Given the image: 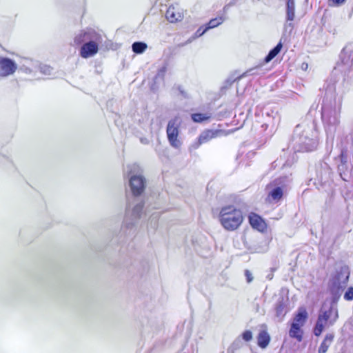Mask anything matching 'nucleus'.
Masks as SVG:
<instances>
[{"label": "nucleus", "instance_id": "f257e3e1", "mask_svg": "<svg viewBox=\"0 0 353 353\" xmlns=\"http://www.w3.org/2000/svg\"><path fill=\"white\" fill-rule=\"evenodd\" d=\"M341 104L336 101L323 102L321 108V119L326 133L327 143H333L336 129L340 124Z\"/></svg>", "mask_w": 353, "mask_h": 353}, {"label": "nucleus", "instance_id": "f03ea898", "mask_svg": "<svg viewBox=\"0 0 353 353\" xmlns=\"http://www.w3.org/2000/svg\"><path fill=\"white\" fill-rule=\"evenodd\" d=\"M292 141L295 150L298 152H310L317 146V132L313 127H307L301 130V127L296 125Z\"/></svg>", "mask_w": 353, "mask_h": 353}, {"label": "nucleus", "instance_id": "7ed1b4c3", "mask_svg": "<svg viewBox=\"0 0 353 353\" xmlns=\"http://www.w3.org/2000/svg\"><path fill=\"white\" fill-rule=\"evenodd\" d=\"M219 221L224 229L228 231L236 230L242 223V212L232 205L221 208L219 212Z\"/></svg>", "mask_w": 353, "mask_h": 353}, {"label": "nucleus", "instance_id": "20e7f679", "mask_svg": "<svg viewBox=\"0 0 353 353\" xmlns=\"http://www.w3.org/2000/svg\"><path fill=\"white\" fill-rule=\"evenodd\" d=\"M350 272L347 265H341L336 268L335 273L332 276L329 288L334 300H337L342 292L346 288Z\"/></svg>", "mask_w": 353, "mask_h": 353}, {"label": "nucleus", "instance_id": "39448f33", "mask_svg": "<svg viewBox=\"0 0 353 353\" xmlns=\"http://www.w3.org/2000/svg\"><path fill=\"white\" fill-rule=\"evenodd\" d=\"M127 175L129 177V185L134 196H140L146 186L145 178L140 172V168L136 164L127 166Z\"/></svg>", "mask_w": 353, "mask_h": 353}, {"label": "nucleus", "instance_id": "423d86ee", "mask_svg": "<svg viewBox=\"0 0 353 353\" xmlns=\"http://www.w3.org/2000/svg\"><path fill=\"white\" fill-rule=\"evenodd\" d=\"M290 182L288 176H282L274 180L269 186L272 190L268 193V199L270 201L278 202L283 195V192Z\"/></svg>", "mask_w": 353, "mask_h": 353}, {"label": "nucleus", "instance_id": "0eeeda50", "mask_svg": "<svg viewBox=\"0 0 353 353\" xmlns=\"http://www.w3.org/2000/svg\"><path fill=\"white\" fill-rule=\"evenodd\" d=\"M181 123V118L179 116H176L168 121L166 128L168 142L172 148L176 149L179 148L181 145V141L179 139V129Z\"/></svg>", "mask_w": 353, "mask_h": 353}, {"label": "nucleus", "instance_id": "6e6552de", "mask_svg": "<svg viewBox=\"0 0 353 353\" xmlns=\"http://www.w3.org/2000/svg\"><path fill=\"white\" fill-rule=\"evenodd\" d=\"M143 208V203L142 201L136 203L132 208H130V205H128L126 211L124 223L128 228L134 225V223L141 217Z\"/></svg>", "mask_w": 353, "mask_h": 353}, {"label": "nucleus", "instance_id": "1a4fd4ad", "mask_svg": "<svg viewBox=\"0 0 353 353\" xmlns=\"http://www.w3.org/2000/svg\"><path fill=\"white\" fill-rule=\"evenodd\" d=\"M101 37L96 38V40H92L88 43L82 45L80 49V55L84 59H87L95 55L99 50V45L101 43Z\"/></svg>", "mask_w": 353, "mask_h": 353}, {"label": "nucleus", "instance_id": "9d476101", "mask_svg": "<svg viewBox=\"0 0 353 353\" xmlns=\"http://www.w3.org/2000/svg\"><path fill=\"white\" fill-rule=\"evenodd\" d=\"M17 69V64L12 59L0 57V77L5 78L12 75Z\"/></svg>", "mask_w": 353, "mask_h": 353}, {"label": "nucleus", "instance_id": "9b49d317", "mask_svg": "<svg viewBox=\"0 0 353 353\" xmlns=\"http://www.w3.org/2000/svg\"><path fill=\"white\" fill-rule=\"evenodd\" d=\"M101 35L92 29L80 31L74 37V42L77 45L84 44L92 40H96Z\"/></svg>", "mask_w": 353, "mask_h": 353}, {"label": "nucleus", "instance_id": "f8f14e48", "mask_svg": "<svg viewBox=\"0 0 353 353\" xmlns=\"http://www.w3.org/2000/svg\"><path fill=\"white\" fill-rule=\"evenodd\" d=\"M338 318V311L332 307H330L327 310H322L318 316V320H321L323 323H327L329 321L330 325H332Z\"/></svg>", "mask_w": 353, "mask_h": 353}, {"label": "nucleus", "instance_id": "ddd939ff", "mask_svg": "<svg viewBox=\"0 0 353 353\" xmlns=\"http://www.w3.org/2000/svg\"><path fill=\"white\" fill-rule=\"evenodd\" d=\"M165 17L170 23H175L183 19V12L179 8L170 6L166 11Z\"/></svg>", "mask_w": 353, "mask_h": 353}, {"label": "nucleus", "instance_id": "4468645a", "mask_svg": "<svg viewBox=\"0 0 353 353\" xmlns=\"http://www.w3.org/2000/svg\"><path fill=\"white\" fill-rule=\"evenodd\" d=\"M38 66V62L37 61H34L33 59L24 58L22 59L20 70L26 73L31 74L37 69Z\"/></svg>", "mask_w": 353, "mask_h": 353}, {"label": "nucleus", "instance_id": "2eb2a0df", "mask_svg": "<svg viewBox=\"0 0 353 353\" xmlns=\"http://www.w3.org/2000/svg\"><path fill=\"white\" fill-rule=\"evenodd\" d=\"M295 18V2L294 0H286V19L290 21L285 25V27H293L291 23Z\"/></svg>", "mask_w": 353, "mask_h": 353}, {"label": "nucleus", "instance_id": "dca6fc26", "mask_svg": "<svg viewBox=\"0 0 353 353\" xmlns=\"http://www.w3.org/2000/svg\"><path fill=\"white\" fill-rule=\"evenodd\" d=\"M249 222L254 229H256L260 232H263L266 228V225L264 221L261 219V216L256 214H252L249 216Z\"/></svg>", "mask_w": 353, "mask_h": 353}, {"label": "nucleus", "instance_id": "f3484780", "mask_svg": "<svg viewBox=\"0 0 353 353\" xmlns=\"http://www.w3.org/2000/svg\"><path fill=\"white\" fill-rule=\"evenodd\" d=\"M221 133V130H205L201 133L199 137V143H205L210 141L211 139L217 137Z\"/></svg>", "mask_w": 353, "mask_h": 353}, {"label": "nucleus", "instance_id": "a211bd4d", "mask_svg": "<svg viewBox=\"0 0 353 353\" xmlns=\"http://www.w3.org/2000/svg\"><path fill=\"white\" fill-rule=\"evenodd\" d=\"M270 342V336L265 330L259 332L257 336V344L261 348H265Z\"/></svg>", "mask_w": 353, "mask_h": 353}, {"label": "nucleus", "instance_id": "6ab92c4d", "mask_svg": "<svg viewBox=\"0 0 353 353\" xmlns=\"http://www.w3.org/2000/svg\"><path fill=\"white\" fill-rule=\"evenodd\" d=\"M334 335L332 333L327 334L320 345L318 353H326L329 347L331 345L334 341Z\"/></svg>", "mask_w": 353, "mask_h": 353}, {"label": "nucleus", "instance_id": "aec40b11", "mask_svg": "<svg viewBox=\"0 0 353 353\" xmlns=\"http://www.w3.org/2000/svg\"><path fill=\"white\" fill-rule=\"evenodd\" d=\"M307 318V313L306 310L303 308L299 309L298 313L294 316L292 324H295V325L302 327L304 325Z\"/></svg>", "mask_w": 353, "mask_h": 353}, {"label": "nucleus", "instance_id": "412c9836", "mask_svg": "<svg viewBox=\"0 0 353 353\" xmlns=\"http://www.w3.org/2000/svg\"><path fill=\"white\" fill-rule=\"evenodd\" d=\"M263 114L266 116L268 118V121L265 125L268 126L269 125H274L275 121H278L279 119L278 113L276 111H274L272 110H269L268 108H265Z\"/></svg>", "mask_w": 353, "mask_h": 353}, {"label": "nucleus", "instance_id": "4be33fe9", "mask_svg": "<svg viewBox=\"0 0 353 353\" xmlns=\"http://www.w3.org/2000/svg\"><path fill=\"white\" fill-rule=\"evenodd\" d=\"M225 21V18L223 17H219L217 18H214L211 19L203 28V31L200 34H205L208 30L217 27L221 25Z\"/></svg>", "mask_w": 353, "mask_h": 353}, {"label": "nucleus", "instance_id": "5701e85b", "mask_svg": "<svg viewBox=\"0 0 353 353\" xmlns=\"http://www.w3.org/2000/svg\"><path fill=\"white\" fill-rule=\"evenodd\" d=\"M282 48L283 43L282 41H280L274 48L270 50L267 56L265 57V63H269L272 61L281 52Z\"/></svg>", "mask_w": 353, "mask_h": 353}, {"label": "nucleus", "instance_id": "b1692460", "mask_svg": "<svg viewBox=\"0 0 353 353\" xmlns=\"http://www.w3.org/2000/svg\"><path fill=\"white\" fill-rule=\"evenodd\" d=\"M301 327L300 326L295 325V324H291L289 331V336L291 338L297 339L299 342L301 341L303 339V331Z\"/></svg>", "mask_w": 353, "mask_h": 353}, {"label": "nucleus", "instance_id": "393cba45", "mask_svg": "<svg viewBox=\"0 0 353 353\" xmlns=\"http://www.w3.org/2000/svg\"><path fill=\"white\" fill-rule=\"evenodd\" d=\"M339 159L341 163L339 165L338 168L339 171H344L347 169V150L342 149L341 151V154L339 155Z\"/></svg>", "mask_w": 353, "mask_h": 353}, {"label": "nucleus", "instance_id": "a878e982", "mask_svg": "<svg viewBox=\"0 0 353 353\" xmlns=\"http://www.w3.org/2000/svg\"><path fill=\"white\" fill-rule=\"evenodd\" d=\"M285 305L283 303V300L279 301L276 304L275 311L276 317H278L280 320H281L285 314Z\"/></svg>", "mask_w": 353, "mask_h": 353}, {"label": "nucleus", "instance_id": "bb28decb", "mask_svg": "<svg viewBox=\"0 0 353 353\" xmlns=\"http://www.w3.org/2000/svg\"><path fill=\"white\" fill-rule=\"evenodd\" d=\"M147 48V44L144 42L137 41L132 43V51L136 54L143 53Z\"/></svg>", "mask_w": 353, "mask_h": 353}, {"label": "nucleus", "instance_id": "cd10ccee", "mask_svg": "<svg viewBox=\"0 0 353 353\" xmlns=\"http://www.w3.org/2000/svg\"><path fill=\"white\" fill-rule=\"evenodd\" d=\"M192 119L196 123H201L210 118V115L208 114L203 113H194L191 115Z\"/></svg>", "mask_w": 353, "mask_h": 353}, {"label": "nucleus", "instance_id": "c85d7f7f", "mask_svg": "<svg viewBox=\"0 0 353 353\" xmlns=\"http://www.w3.org/2000/svg\"><path fill=\"white\" fill-rule=\"evenodd\" d=\"M165 72H166V67L165 66H163L162 68L159 69V70L154 79V83H159L161 81H163L164 79Z\"/></svg>", "mask_w": 353, "mask_h": 353}, {"label": "nucleus", "instance_id": "c756f323", "mask_svg": "<svg viewBox=\"0 0 353 353\" xmlns=\"http://www.w3.org/2000/svg\"><path fill=\"white\" fill-rule=\"evenodd\" d=\"M325 325L326 323H323L321 320L317 319L316 325L314 329V334L316 336H320L323 331Z\"/></svg>", "mask_w": 353, "mask_h": 353}, {"label": "nucleus", "instance_id": "7c9ffc66", "mask_svg": "<svg viewBox=\"0 0 353 353\" xmlns=\"http://www.w3.org/2000/svg\"><path fill=\"white\" fill-rule=\"evenodd\" d=\"M37 69H38L41 74L46 76L51 75L52 72V68L48 65L38 63Z\"/></svg>", "mask_w": 353, "mask_h": 353}, {"label": "nucleus", "instance_id": "2f4dec72", "mask_svg": "<svg viewBox=\"0 0 353 353\" xmlns=\"http://www.w3.org/2000/svg\"><path fill=\"white\" fill-rule=\"evenodd\" d=\"M346 0H328L327 4L330 7H339L343 5Z\"/></svg>", "mask_w": 353, "mask_h": 353}, {"label": "nucleus", "instance_id": "473e14b6", "mask_svg": "<svg viewBox=\"0 0 353 353\" xmlns=\"http://www.w3.org/2000/svg\"><path fill=\"white\" fill-rule=\"evenodd\" d=\"M242 339L249 342L252 339V332L250 330H245L241 334Z\"/></svg>", "mask_w": 353, "mask_h": 353}, {"label": "nucleus", "instance_id": "72a5a7b5", "mask_svg": "<svg viewBox=\"0 0 353 353\" xmlns=\"http://www.w3.org/2000/svg\"><path fill=\"white\" fill-rule=\"evenodd\" d=\"M344 299L346 301H352L353 300V287H350L345 292L344 294Z\"/></svg>", "mask_w": 353, "mask_h": 353}, {"label": "nucleus", "instance_id": "f704fd0d", "mask_svg": "<svg viewBox=\"0 0 353 353\" xmlns=\"http://www.w3.org/2000/svg\"><path fill=\"white\" fill-rule=\"evenodd\" d=\"M245 275L246 276V279L248 283H250L253 280V276L252 275V273L249 270L245 271Z\"/></svg>", "mask_w": 353, "mask_h": 353}, {"label": "nucleus", "instance_id": "c9c22d12", "mask_svg": "<svg viewBox=\"0 0 353 353\" xmlns=\"http://www.w3.org/2000/svg\"><path fill=\"white\" fill-rule=\"evenodd\" d=\"M159 212H154L153 213L151 216L150 217V220L151 221V223H152V221L154 220L155 222L157 221V220L159 218Z\"/></svg>", "mask_w": 353, "mask_h": 353}, {"label": "nucleus", "instance_id": "e433bc0d", "mask_svg": "<svg viewBox=\"0 0 353 353\" xmlns=\"http://www.w3.org/2000/svg\"><path fill=\"white\" fill-rule=\"evenodd\" d=\"M201 144L202 143H199V139H198L197 141L193 143L191 147L194 149H197Z\"/></svg>", "mask_w": 353, "mask_h": 353}, {"label": "nucleus", "instance_id": "4c0bfd02", "mask_svg": "<svg viewBox=\"0 0 353 353\" xmlns=\"http://www.w3.org/2000/svg\"><path fill=\"white\" fill-rule=\"evenodd\" d=\"M203 28H202V27L199 28L196 30V33H195L196 37H201V36H202L203 34H200L201 33V32L203 31Z\"/></svg>", "mask_w": 353, "mask_h": 353}, {"label": "nucleus", "instance_id": "58836bf2", "mask_svg": "<svg viewBox=\"0 0 353 353\" xmlns=\"http://www.w3.org/2000/svg\"><path fill=\"white\" fill-rule=\"evenodd\" d=\"M259 69H260V67H257V68H256L251 69V70H250L249 71H248L247 72H248V73H250L251 74H255V72H254L253 71H254V70H259Z\"/></svg>", "mask_w": 353, "mask_h": 353}, {"label": "nucleus", "instance_id": "ea45409f", "mask_svg": "<svg viewBox=\"0 0 353 353\" xmlns=\"http://www.w3.org/2000/svg\"><path fill=\"white\" fill-rule=\"evenodd\" d=\"M141 141V142H142V143H148V142H147V141H146L145 139H142Z\"/></svg>", "mask_w": 353, "mask_h": 353}, {"label": "nucleus", "instance_id": "a19ab883", "mask_svg": "<svg viewBox=\"0 0 353 353\" xmlns=\"http://www.w3.org/2000/svg\"><path fill=\"white\" fill-rule=\"evenodd\" d=\"M3 159H4V157H3L1 154H0V160H2Z\"/></svg>", "mask_w": 353, "mask_h": 353}, {"label": "nucleus", "instance_id": "79ce46f5", "mask_svg": "<svg viewBox=\"0 0 353 353\" xmlns=\"http://www.w3.org/2000/svg\"><path fill=\"white\" fill-rule=\"evenodd\" d=\"M302 65L303 66V68H305V66H307V64H305V65H304V63H302Z\"/></svg>", "mask_w": 353, "mask_h": 353}, {"label": "nucleus", "instance_id": "37998d69", "mask_svg": "<svg viewBox=\"0 0 353 353\" xmlns=\"http://www.w3.org/2000/svg\"><path fill=\"white\" fill-rule=\"evenodd\" d=\"M302 65L303 66V68H305V66H307V64H305V65H304V63H302Z\"/></svg>", "mask_w": 353, "mask_h": 353}, {"label": "nucleus", "instance_id": "c03bdc74", "mask_svg": "<svg viewBox=\"0 0 353 353\" xmlns=\"http://www.w3.org/2000/svg\"><path fill=\"white\" fill-rule=\"evenodd\" d=\"M302 65L303 66V68H305V66H307V64H305V65H304V63H302Z\"/></svg>", "mask_w": 353, "mask_h": 353}]
</instances>
